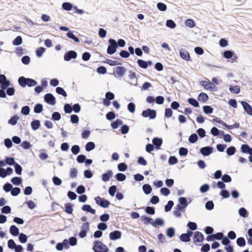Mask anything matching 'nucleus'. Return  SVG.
I'll use <instances>...</instances> for the list:
<instances>
[{
  "label": "nucleus",
  "instance_id": "f257e3e1",
  "mask_svg": "<svg viewBox=\"0 0 252 252\" xmlns=\"http://www.w3.org/2000/svg\"><path fill=\"white\" fill-rule=\"evenodd\" d=\"M18 82L20 86L23 88H25L27 86L32 87L36 86L37 84L36 80L30 78H26L24 76L19 77Z\"/></svg>",
  "mask_w": 252,
  "mask_h": 252
},
{
  "label": "nucleus",
  "instance_id": "f03ea898",
  "mask_svg": "<svg viewBox=\"0 0 252 252\" xmlns=\"http://www.w3.org/2000/svg\"><path fill=\"white\" fill-rule=\"evenodd\" d=\"M93 250L94 252H108L107 247L99 241H95L93 244Z\"/></svg>",
  "mask_w": 252,
  "mask_h": 252
},
{
  "label": "nucleus",
  "instance_id": "7ed1b4c3",
  "mask_svg": "<svg viewBox=\"0 0 252 252\" xmlns=\"http://www.w3.org/2000/svg\"><path fill=\"white\" fill-rule=\"evenodd\" d=\"M109 45L107 49V53L109 55H113L114 54L118 48L116 45V41L112 38L108 40Z\"/></svg>",
  "mask_w": 252,
  "mask_h": 252
},
{
  "label": "nucleus",
  "instance_id": "20e7f679",
  "mask_svg": "<svg viewBox=\"0 0 252 252\" xmlns=\"http://www.w3.org/2000/svg\"><path fill=\"white\" fill-rule=\"evenodd\" d=\"M141 115L144 118L149 117V119L153 120L156 118L157 112L155 110L147 108L142 112Z\"/></svg>",
  "mask_w": 252,
  "mask_h": 252
},
{
  "label": "nucleus",
  "instance_id": "39448f33",
  "mask_svg": "<svg viewBox=\"0 0 252 252\" xmlns=\"http://www.w3.org/2000/svg\"><path fill=\"white\" fill-rule=\"evenodd\" d=\"M201 85L203 86L206 90H209L211 92H216L217 91V87L209 80L201 81L200 82Z\"/></svg>",
  "mask_w": 252,
  "mask_h": 252
},
{
  "label": "nucleus",
  "instance_id": "423d86ee",
  "mask_svg": "<svg viewBox=\"0 0 252 252\" xmlns=\"http://www.w3.org/2000/svg\"><path fill=\"white\" fill-rule=\"evenodd\" d=\"M94 200L96 202V203L99 206L102 207V208H107L110 204V202L103 198H101L100 196H97L94 198Z\"/></svg>",
  "mask_w": 252,
  "mask_h": 252
},
{
  "label": "nucleus",
  "instance_id": "0eeeda50",
  "mask_svg": "<svg viewBox=\"0 0 252 252\" xmlns=\"http://www.w3.org/2000/svg\"><path fill=\"white\" fill-rule=\"evenodd\" d=\"M77 57V53L74 50H69L66 52L63 56V60L66 62H69L71 59H75Z\"/></svg>",
  "mask_w": 252,
  "mask_h": 252
},
{
  "label": "nucleus",
  "instance_id": "6e6552de",
  "mask_svg": "<svg viewBox=\"0 0 252 252\" xmlns=\"http://www.w3.org/2000/svg\"><path fill=\"white\" fill-rule=\"evenodd\" d=\"M90 223L88 222L83 223L81 226V231L79 233L80 238H83L87 236V232L89 231Z\"/></svg>",
  "mask_w": 252,
  "mask_h": 252
},
{
  "label": "nucleus",
  "instance_id": "1a4fd4ad",
  "mask_svg": "<svg viewBox=\"0 0 252 252\" xmlns=\"http://www.w3.org/2000/svg\"><path fill=\"white\" fill-rule=\"evenodd\" d=\"M44 100L46 103L51 105H54L56 103V99L51 93H47L44 96Z\"/></svg>",
  "mask_w": 252,
  "mask_h": 252
},
{
  "label": "nucleus",
  "instance_id": "9d476101",
  "mask_svg": "<svg viewBox=\"0 0 252 252\" xmlns=\"http://www.w3.org/2000/svg\"><path fill=\"white\" fill-rule=\"evenodd\" d=\"M214 148L210 146L202 147L200 149V154L204 157L209 156L213 152Z\"/></svg>",
  "mask_w": 252,
  "mask_h": 252
},
{
  "label": "nucleus",
  "instance_id": "9b49d317",
  "mask_svg": "<svg viewBox=\"0 0 252 252\" xmlns=\"http://www.w3.org/2000/svg\"><path fill=\"white\" fill-rule=\"evenodd\" d=\"M192 231L188 230L187 233H182L180 236V239L183 242H189L190 241V237L192 236Z\"/></svg>",
  "mask_w": 252,
  "mask_h": 252
},
{
  "label": "nucleus",
  "instance_id": "f8f14e48",
  "mask_svg": "<svg viewBox=\"0 0 252 252\" xmlns=\"http://www.w3.org/2000/svg\"><path fill=\"white\" fill-rule=\"evenodd\" d=\"M241 152L244 154H249L248 158H252V148L247 144H242L241 146Z\"/></svg>",
  "mask_w": 252,
  "mask_h": 252
},
{
  "label": "nucleus",
  "instance_id": "ddd939ff",
  "mask_svg": "<svg viewBox=\"0 0 252 252\" xmlns=\"http://www.w3.org/2000/svg\"><path fill=\"white\" fill-rule=\"evenodd\" d=\"M241 103L244 111L250 116H252V107L248 102L245 101H241Z\"/></svg>",
  "mask_w": 252,
  "mask_h": 252
},
{
  "label": "nucleus",
  "instance_id": "4468645a",
  "mask_svg": "<svg viewBox=\"0 0 252 252\" xmlns=\"http://www.w3.org/2000/svg\"><path fill=\"white\" fill-rule=\"evenodd\" d=\"M122 232L119 230H114L109 234V238L111 240L115 241L121 238Z\"/></svg>",
  "mask_w": 252,
  "mask_h": 252
},
{
  "label": "nucleus",
  "instance_id": "2eb2a0df",
  "mask_svg": "<svg viewBox=\"0 0 252 252\" xmlns=\"http://www.w3.org/2000/svg\"><path fill=\"white\" fill-rule=\"evenodd\" d=\"M180 56L182 59L186 61H189L190 60V57L189 52L184 49H182L179 52Z\"/></svg>",
  "mask_w": 252,
  "mask_h": 252
},
{
  "label": "nucleus",
  "instance_id": "dca6fc26",
  "mask_svg": "<svg viewBox=\"0 0 252 252\" xmlns=\"http://www.w3.org/2000/svg\"><path fill=\"white\" fill-rule=\"evenodd\" d=\"M152 142L155 149L159 150L162 144V139L161 138L155 137L153 139Z\"/></svg>",
  "mask_w": 252,
  "mask_h": 252
},
{
  "label": "nucleus",
  "instance_id": "f3484780",
  "mask_svg": "<svg viewBox=\"0 0 252 252\" xmlns=\"http://www.w3.org/2000/svg\"><path fill=\"white\" fill-rule=\"evenodd\" d=\"M204 235L202 233L199 231L195 232L193 238L194 243L196 242L199 243L202 242L204 240Z\"/></svg>",
  "mask_w": 252,
  "mask_h": 252
},
{
  "label": "nucleus",
  "instance_id": "a211bd4d",
  "mask_svg": "<svg viewBox=\"0 0 252 252\" xmlns=\"http://www.w3.org/2000/svg\"><path fill=\"white\" fill-rule=\"evenodd\" d=\"M211 133L214 136H222L224 131L218 129L216 127H213L211 129Z\"/></svg>",
  "mask_w": 252,
  "mask_h": 252
},
{
  "label": "nucleus",
  "instance_id": "6ab92c4d",
  "mask_svg": "<svg viewBox=\"0 0 252 252\" xmlns=\"http://www.w3.org/2000/svg\"><path fill=\"white\" fill-rule=\"evenodd\" d=\"M81 209L85 212L90 213L92 214H95V210L94 209H93L90 205L89 204H84L83 205Z\"/></svg>",
  "mask_w": 252,
  "mask_h": 252
},
{
  "label": "nucleus",
  "instance_id": "aec40b11",
  "mask_svg": "<svg viewBox=\"0 0 252 252\" xmlns=\"http://www.w3.org/2000/svg\"><path fill=\"white\" fill-rule=\"evenodd\" d=\"M198 100L203 103L206 102L209 99V96L207 94L205 93H200L197 97Z\"/></svg>",
  "mask_w": 252,
  "mask_h": 252
},
{
  "label": "nucleus",
  "instance_id": "412c9836",
  "mask_svg": "<svg viewBox=\"0 0 252 252\" xmlns=\"http://www.w3.org/2000/svg\"><path fill=\"white\" fill-rule=\"evenodd\" d=\"M9 232L13 236H17L20 234L19 228L15 225H12L10 227Z\"/></svg>",
  "mask_w": 252,
  "mask_h": 252
},
{
  "label": "nucleus",
  "instance_id": "4be33fe9",
  "mask_svg": "<svg viewBox=\"0 0 252 252\" xmlns=\"http://www.w3.org/2000/svg\"><path fill=\"white\" fill-rule=\"evenodd\" d=\"M126 70V69L123 66H118L115 68L116 72L121 77H123L125 75Z\"/></svg>",
  "mask_w": 252,
  "mask_h": 252
},
{
  "label": "nucleus",
  "instance_id": "5701e85b",
  "mask_svg": "<svg viewBox=\"0 0 252 252\" xmlns=\"http://www.w3.org/2000/svg\"><path fill=\"white\" fill-rule=\"evenodd\" d=\"M112 175V171L111 170H108L102 175V180L105 182L108 181Z\"/></svg>",
  "mask_w": 252,
  "mask_h": 252
},
{
  "label": "nucleus",
  "instance_id": "b1692460",
  "mask_svg": "<svg viewBox=\"0 0 252 252\" xmlns=\"http://www.w3.org/2000/svg\"><path fill=\"white\" fill-rule=\"evenodd\" d=\"M40 125V121L39 120H33L31 123V127L34 131L37 130Z\"/></svg>",
  "mask_w": 252,
  "mask_h": 252
},
{
  "label": "nucleus",
  "instance_id": "393cba45",
  "mask_svg": "<svg viewBox=\"0 0 252 252\" xmlns=\"http://www.w3.org/2000/svg\"><path fill=\"white\" fill-rule=\"evenodd\" d=\"M229 90V91L233 94H237L240 92V88L237 85H230Z\"/></svg>",
  "mask_w": 252,
  "mask_h": 252
},
{
  "label": "nucleus",
  "instance_id": "a878e982",
  "mask_svg": "<svg viewBox=\"0 0 252 252\" xmlns=\"http://www.w3.org/2000/svg\"><path fill=\"white\" fill-rule=\"evenodd\" d=\"M73 204L70 203H65L64 205V211L67 214H72L73 212Z\"/></svg>",
  "mask_w": 252,
  "mask_h": 252
},
{
  "label": "nucleus",
  "instance_id": "bb28decb",
  "mask_svg": "<svg viewBox=\"0 0 252 252\" xmlns=\"http://www.w3.org/2000/svg\"><path fill=\"white\" fill-rule=\"evenodd\" d=\"M66 35L68 38L73 40L75 42H80L79 38L77 36L74 35L73 31H69L66 33Z\"/></svg>",
  "mask_w": 252,
  "mask_h": 252
},
{
  "label": "nucleus",
  "instance_id": "cd10ccee",
  "mask_svg": "<svg viewBox=\"0 0 252 252\" xmlns=\"http://www.w3.org/2000/svg\"><path fill=\"white\" fill-rule=\"evenodd\" d=\"M164 223V220L161 218L156 219L155 221L152 223V225L154 227H157V226H162Z\"/></svg>",
  "mask_w": 252,
  "mask_h": 252
},
{
  "label": "nucleus",
  "instance_id": "c85d7f7f",
  "mask_svg": "<svg viewBox=\"0 0 252 252\" xmlns=\"http://www.w3.org/2000/svg\"><path fill=\"white\" fill-rule=\"evenodd\" d=\"M234 52L232 50H226L222 53V56L224 58L230 59L233 58Z\"/></svg>",
  "mask_w": 252,
  "mask_h": 252
},
{
  "label": "nucleus",
  "instance_id": "c756f323",
  "mask_svg": "<svg viewBox=\"0 0 252 252\" xmlns=\"http://www.w3.org/2000/svg\"><path fill=\"white\" fill-rule=\"evenodd\" d=\"M19 117L18 115H15L10 117L8 121V123L12 126H15L17 123Z\"/></svg>",
  "mask_w": 252,
  "mask_h": 252
},
{
  "label": "nucleus",
  "instance_id": "7c9ffc66",
  "mask_svg": "<svg viewBox=\"0 0 252 252\" xmlns=\"http://www.w3.org/2000/svg\"><path fill=\"white\" fill-rule=\"evenodd\" d=\"M62 8L66 11H70L73 8V4L69 2H64L62 5Z\"/></svg>",
  "mask_w": 252,
  "mask_h": 252
},
{
  "label": "nucleus",
  "instance_id": "2f4dec72",
  "mask_svg": "<svg viewBox=\"0 0 252 252\" xmlns=\"http://www.w3.org/2000/svg\"><path fill=\"white\" fill-rule=\"evenodd\" d=\"M123 121L120 119H117L115 121L112 122L111 124V126L112 128L115 129L118 128V127L123 124Z\"/></svg>",
  "mask_w": 252,
  "mask_h": 252
},
{
  "label": "nucleus",
  "instance_id": "473e14b6",
  "mask_svg": "<svg viewBox=\"0 0 252 252\" xmlns=\"http://www.w3.org/2000/svg\"><path fill=\"white\" fill-rule=\"evenodd\" d=\"M179 204L182 205L184 208H186L189 203L188 202L187 199L185 197H180L178 199Z\"/></svg>",
  "mask_w": 252,
  "mask_h": 252
},
{
  "label": "nucleus",
  "instance_id": "72a5a7b5",
  "mask_svg": "<svg viewBox=\"0 0 252 252\" xmlns=\"http://www.w3.org/2000/svg\"><path fill=\"white\" fill-rule=\"evenodd\" d=\"M142 189H143L144 192L146 194H150L152 190L151 186L149 184H145L143 185L142 186Z\"/></svg>",
  "mask_w": 252,
  "mask_h": 252
},
{
  "label": "nucleus",
  "instance_id": "f704fd0d",
  "mask_svg": "<svg viewBox=\"0 0 252 252\" xmlns=\"http://www.w3.org/2000/svg\"><path fill=\"white\" fill-rule=\"evenodd\" d=\"M188 103L194 107H199V103L198 101L194 98L190 97L188 99Z\"/></svg>",
  "mask_w": 252,
  "mask_h": 252
},
{
  "label": "nucleus",
  "instance_id": "c9c22d12",
  "mask_svg": "<svg viewBox=\"0 0 252 252\" xmlns=\"http://www.w3.org/2000/svg\"><path fill=\"white\" fill-rule=\"evenodd\" d=\"M95 144L93 142H88L85 145V150L87 152H90L95 148Z\"/></svg>",
  "mask_w": 252,
  "mask_h": 252
},
{
  "label": "nucleus",
  "instance_id": "e433bc0d",
  "mask_svg": "<svg viewBox=\"0 0 252 252\" xmlns=\"http://www.w3.org/2000/svg\"><path fill=\"white\" fill-rule=\"evenodd\" d=\"M198 139V135L195 133H192L189 138V141L190 143H195L197 142Z\"/></svg>",
  "mask_w": 252,
  "mask_h": 252
},
{
  "label": "nucleus",
  "instance_id": "4c0bfd02",
  "mask_svg": "<svg viewBox=\"0 0 252 252\" xmlns=\"http://www.w3.org/2000/svg\"><path fill=\"white\" fill-rule=\"evenodd\" d=\"M203 112L206 114H211L213 112L214 109L209 105H204L203 106Z\"/></svg>",
  "mask_w": 252,
  "mask_h": 252
},
{
  "label": "nucleus",
  "instance_id": "58836bf2",
  "mask_svg": "<svg viewBox=\"0 0 252 252\" xmlns=\"http://www.w3.org/2000/svg\"><path fill=\"white\" fill-rule=\"evenodd\" d=\"M165 25L167 27L170 29H173L176 27V24L175 22L171 19H168L166 21Z\"/></svg>",
  "mask_w": 252,
  "mask_h": 252
},
{
  "label": "nucleus",
  "instance_id": "ea45409f",
  "mask_svg": "<svg viewBox=\"0 0 252 252\" xmlns=\"http://www.w3.org/2000/svg\"><path fill=\"white\" fill-rule=\"evenodd\" d=\"M175 230L173 227H170L167 229L166 234L170 238H172L175 235Z\"/></svg>",
  "mask_w": 252,
  "mask_h": 252
},
{
  "label": "nucleus",
  "instance_id": "a19ab883",
  "mask_svg": "<svg viewBox=\"0 0 252 252\" xmlns=\"http://www.w3.org/2000/svg\"><path fill=\"white\" fill-rule=\"evenodd\" d=\"M43 111V105L41 103H37L35 105L33 111L36 114H39Z\"/></svg>",
  "mask_w": 252,
  "mask_h": 252
},
{
  "label": "nucleus",
  "instance_id": "79ce46f5",
  "mask_svg": "<svg viewBox=\"0 0 252 252\" xmlns=\"http://www.w3.org/2000/svg\"><path fill=\"white\" fill-rule=\"evenodd\" d=\"M11 182L14 185L19 186L22 182V178L19 177H14L11 178Z\"/></svg>",
  "mask_w": 252,
  "mask_h": 252
},
{
  "label": "nucleus",
  "instance_id": "37998d69",
  "mask_svg": "<svg viewBox=\"0 0 252 252\" xmlns=\"http://www.w3.org/2000/svg\"><path fill=\"white\" fill-rule=\"evenodd\" d=\"M141 220L143 221L144 223L145 224H147L148 223L152 224V223L153 222V220L151 218L144 215L141 217Z\"/></svg>",
  "mask_w": 252,
  "mask_h": 252
},
{
  "label": "nucleus",
  "instance_id": "c03bdc74",
  "mask_svg": "<svg viewBox=\"0 0 252 252\" xmlns=\"http://www.w3.org/2000/svg\"><path fill=\"white\" fill-rule=\"evenodd\" d=\"M239 215L243 218H246L248 216V212L244 207H241L238 211Z\"/></svg>",
  "mask_w": 252,
  "mask_h": 252
},
{
  "label": "nucleus",
  "instance_id": "a18cd8bd",
  "mask_svg": "<svg viewBox=\"0 0 252 252\" xmlns=\"http://www.w3.org/2000/svg\"><path fill=\"white\" fill-rule=\"evenodd\" d=\"M115 178L118 181L123 182L126 180V176L122 173H118L116 174L115 176Z\"/></svg>",
  "mask_w": 252,
  "mask_h": 252
},
{
  "label": "nucleus",
  "instance_id": "49530a36",
  "mask_svg": "<svg viewBox=\"0 0 252 252\" xmlns=\"http://www.w3.org/2000/svg\"><path fill=\"white\" fill-rule=\"evenodd\" d=\"M236 151V148L233 146H231L226 149V153L228 156H231L235 153Z\"/></svg>",
  "mask_w": 252,
  "mask_h": 252
},
{
  "label": "nucleus",
  "instance_id": "de8ad7c7",
  "mask_svg": "<svg viewBox=\"0 0 252 252\" xmlns=\"http://www.w3.org/2000/svg\"><path fill=\"white\" fill-rule=\"evenodd\" d=\"M56 92L58 94L62 95L64 97H66L67 95V93L65 90L61 87H57L56 88Z\"/></svg>",
  "mask_w": 252,
  "mask_h": 252
},
{
  "label": "nucleus",
  "instance_id": "09e8293b",
  "mask_svg": "<svg viewBox=\"0 0 252 252\" xmlns=\"http://www.w3.org/2000/svg\"><path fill=\"white\" fill-rule=\"evenodd\" d=\"M23 39L21 36H17L13 41L12 44L14 46H19L22 43Z\"/></svg>",
  "mask_w": 252,
  "mask_h": 252
},
{
  "label": "nucleus",
  "instance_id": "8fccbe9b",
  "mask_svg": "<svg viewBox=\"0 0 252 252\" xmlns=\"http://www.w3.org/2000/svg\"><path fill=\"white\" fill-rule=\"evenodd\" d=\"M46 49L43 47H40L35 50L36 55L37 57H41L45 52Z\"/></svg>",
  "mask_w": 252,
  "mask_h": 252
},
{
  "label": "nucleus",
  "instance_id": "3c124183",
  "mask_svg": "<svg viewBox=\"0 0 252 252\" xmlns=\"http://www.w3.org/2000/svg\"><path fill=\"white\" fill-rule=\"evenodd\" d=\"M63 110L64 112L66 114H70L72 112H73L72 106L69 103H65L64 105Z\"/></svg>",
  "mask_w": 252,
  "mask_h": 252
},
{
  "label": "nucleus",
  "instance_id": "603ef678",
  "mask_svg": "<svg viewBox=\"0 0 252 252\" xmlns=\"http://www.w3.org/2000/svg\"><path fill=\"white\" fill-rule=\"evenodd\" d=\"M185 23L186 26L191 28H193L195 26V22L192 19H188L186 20Z\"/></svg>",
  "mask_w": 252,
  "mask_h": 252
},
{
  "label": "nucleus",
  "instance_id": "864d4df0",
  "mask_svg": "<svg viewBox=\"0 0 252 252\" xmlns=\"http://www.w3.org/2000/svg\"><path fill=\"white\" fill-rule=\"evenodd\" d=\"M19 241L21 243H25L27 242V240H28V237L27 236V235L23 233H20L19 235Z\"/></svg>",
  "mask_w": 252,
  "mask_h": 252
},
{
  "label": "nucleus",
  "instance_id": "5fc2aeb1",
  "mask_svg": "<svg viewBox=\"0 0 252 252\" xmlns=\"http://www.w3.org/2000/svg\"><path fill=\"white\" fill-rule=\"evenodd\" d=\"M174 205V202L172 200L168 201L167 204L164 206V211L166 212L170 211Z\"/></svg>",
  "mask_w": 252,
  "mask_h": 252
},
{
  "label": "nucleus",
  "instance_id": "6e6d98bb",
  "mask_svg": "<svg viewBox=\"0 0 252 252\" xmlns=\"http://www.w3.org/2000/svg\"><path fill=\"white\" fill-rule=\"evenodd\" d=\"M236 243L239 247H244L246 245L245 239L242 237H239L236 240Z\"/></svg>",
  "mask_w": 252,
  "mask_h": 252
},
{
  "label": "nucleus",
  "instance_id": "4d7b16f0",
  "mask_svg": "<svg viewBox=\"0 0 252 252\" xmlns=\"http://www.w3.org/2000/svg\"><path fill=\"white\" fill-rule=\"evenodd\" d=\"M158 9L162 12L166 11L167 9V6L166 5L162 2H159L157 3V5Z\"/></svg>",
  "mask_w": 252,
  "mask_h": 252
},
{
  "label": "nucleus",
  "instance_id": "13d9d810",
  "mask_svg": "<svg viewBox=\"0 0 252 252\" xmlns=\"http://www.w3.org/2000/svg\"><path fill=\"white\" fill-rule=\"evenodd\" d=\"M129 127L127 125H122L120 128V131L123 134H126L129 131Z\"/></svg>",
  "mask_w": 252,
  "mask_h": 252
},
{
  "label": "nucleus",
  "instance_id": "bf43d9fd",
  "mask_svg": "<svg viewBox=\"0 0 252 252\" xmlns=\"http://www.w3.org/2000/svg\"><path fill=\"white\" fill-rule=\"evenodd\" d=\"M117 167L119 171L121 172H124L127 169V166L124 162H121L118 164Z\"/></svg>",
  "mask_w": 252,
  "mask_h": 252
},
{
  "label": "nucleus",
  "instance_id": "052dcab7",
  "mask_svg": "<svg viewBox=\"0 0 252 252\" xmlns=\"http://www.w3.org/2000/svg\"><path fill=\"white\" fill-rule=\"evenodd\" d=\"M116 118V114L114 111L108 112L106 114V118L109 121H112Z\"/></svg>",
  "mask_w": 252,
  "mask_h": 252
},
{
  "label": "nucleus",
  "instance_id": "680f3d73",
  "mask_svg": "<svg viewBox=\"0 0 252 252\" xmlns=\"http://www.w3.org/2000/svg\"><path fill=\"white\" fill-rule=\"evenodd\" d=\"M21 113L25 116H27L29 114L30 112V108L29 106L26 105L22 107Z\"/></svg>",
  "mask_w": 252,
  "mask_h": 252
},
{
  "label": "nucleus",
  "instance_id": "e2e57ef3",
  "mask_svg": "<svg viewBox=\"0 0 252 252\" xmlns=\"http://www.w3.org/2000/svg\"><path fill=\"white\" fill-rule=\"evenodd\" d=\"M51 119L54 121H59L61 119V116L59 112H54L52 114Z\"/></svg>",
  "mask_w": 252,
  "mask_h": 252
},
{
  "label": "nucleus",
  "instance_id": "0e129e2a",
  "mask_svg": "<svg viewBox=\"0 0 252 252\" xmlns=\"http://www.w3.org/2000/svg\"><path fill=\"white\" fill-rule=\"evenodd\" d=\"M137 63L139 67L143 69L147 68L146 61L142 59H138Z\"/></svg>",
  "mask_w": 252,
  "mask_h": 252
},
{
  "label": "nucleus",
  "instance_id": "69168bd1",
  "mask_svg": "<svg viewBox=\"0 0 252 252\" xmlns=\"http://www.w3.org/2000/svg\"><path fill=\"white\" fill-rule=\"evenodd\" d=\"M10 81L9 80H6L4 82L0 83V89L6 90L10 86Z\"/></svg>",
  "mask_w": 252,
  "mask_h": 252
},
{
  "label": "nucleus",
  "instance_id": "338daca9",
  "mask_svg": "<svg viewBox=\"0 0 252 252\" xmlns=\"http://www.w3.org/2000/svg\"><path fill=\"white\" fill-rule=\"evenodd\" d=\"M21 192V189L18 187L12 188L11 190V194L12 196H16Z\"/></svg>",
  "mask_w": 252,
  "mask_h": 252
},
{
  "label": "nucleus",
  "instance_id": "774afa93",
  "mask_svg": "<svg viewBox=\"0 0 252 252\" xmlns=\"http://www.w3.org/2000/svg\"><path fill=\"white\" fill-rule=\"evenodd\" d=\"M79 121V117L76 114L70 115V122L73 124H78Z\"/></svg>",
  "mask_w": 252,
  "mask_h": 252
}]
</instances>
